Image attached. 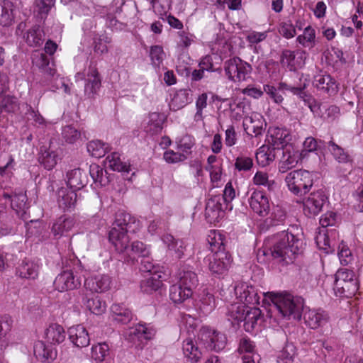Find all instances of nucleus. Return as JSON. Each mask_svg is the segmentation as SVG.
Returning <instances> with one entry per match:
<instances>
[{"label":"nucleus","mask_w":363,"mask_h":363,"mask_svg":"<svg viewBox=\"0 0 363 363\" xmlns=\"http://www.w3.org/2000/svg\"><path fill=\"white\" fill-rule=\"evenodd\" d=\"M286 218V212L284 207L279 205L274 206L269 218L265 223L269 222V225H277L284 223Z\"/></svg>","instance_id":"nucleus-53"},{"label":"nucleus","mask_w":363,"mask_h":363,"mask_svg":"<svg viewBox=\"0 0 363 363\" xmlns=\"http://www.w3.org/2000/svg\"><path fill=\"white\" fill-rule=\"evenodd\" d=\"M290 140L289 131L286 129L275 128L271 130L268 142L271 144L274 149H279L280 147H286L287 143Z\"/></svg>","instance_id":"nucleus-25"},{"label":"nucleus","mask_w":363,"mask_h":363,"mask_svg":"<svg viewBox=\"0 0 363 363\" xmlns=\"http://www.w3.org/2000/svg\"><path fill=\"white\" fill-rule=\"evenodd\" d=\"M243 127L250 136L258 137L263 133V121L259 115L246 116L243 120Z\"/></svg>","instance_id":"nucleus-23"},{"label":"nucleus","mask_w":363,"mask_h":363,"mask_svg":"<svg viewBox=\"0 0 363 363\" xmlns=\"http://www.w3.org/2000/svg\"><path fill=\"white\" fill-rule=\"evenodd\" d=\"M141 289L146 293L157 291L162 286V275L160 273L152 272L141 282Z\"/></svg>","instance_id":"nucleus-36"},{"label":"nucleus","mask_w":363,"mask_h":363,"mask_svg":"<svg viewBox=\"0 0 363 363\" xmlns=\"http://www.w3.org/2000/svg\"><path fill=\"white\" fill-rule=\"evenodd\" d=\"M33 63L44 74L53 76L55 73V69L50 67V60L45 54L39 53L35 55L33 58Z\"/></svg>","instance_id":"nucleus-49"},{"label":"nucleus","mask_w":363,"mask_h":363,"mask_svg":"<svg viewBox=\"0 0 363 363\" xmlns=\"http://www.w3.org/2000/svg\"><path fill=\"white\" fill-rule=\"evenodd\" d=\"M223 198L219 194L213 196L208 200L206 205L205 216L210 223L218 221L223 213Z\"/></svg>","instance_id":"nucleus-14"},{"label":"nucleus","mask_w":363,"mask_h":363,"mask_svg":"<svg viewBox=\"0 0 363 363\" xmlns=\"http://www.w3.org/2000/svg\"><path fill=\"white\" fill-rule=\"evenodd\" d=\"M281 63L283 67H286L290 71H295L303 65L302 57H296L294 52L289 50L282 51Z\"/></svg>","instance_id":"nucleus-33"},{"label":"nucleus","mask_w":363,"mask_h":363,"mask_svg":"<svg viewBox=\"0 0 363 363\" xmlns=\"http://www.w3.org/2000/svg\"><path fill=\"white\" fill-rule=\"evenodd\" d=\"M89 174L95 184L105 186L111 182V178L106 169L98 164H92L89 167Z\"/></svg>","instance_id":"nucleus-38"},{"label":"nucleus","mask_w":363,"mask_h":363,"mask_svg":"<svg viewBox=\"0 0 363 363\" xmlns=\"http://www.w3.org/2000/svg\"><path fill=\"white\" fill-rule=\"evenodd\" d=\"M249 203L252 210L259 216L264 217L270 211L269 200L262 191L254 190L249 198Z\"/></svg>","instance_id":"nucleus-11"},{"label":"nucleus","mask_w":363,"mask_h":363,"mask_svg":"<svg viewBox=\"0 0 363 363\" xmlns=\"http://www.w3.org/2000/svg\"><path fill=\"white\" fill-rule=\"evenodd\" d=\"M235 293L238 298L245 304H259L260 296L257 290L252 285L242 282L235 286Z\"/></svg>","instance_id":"nucleus-13"},{"label":"nucleus","mask_w":363,"mask_h":363,"mask_svg":"<svg viewBox=\"0 0 363 363\" xmlns=\"http://www.w3.org/2000/svg\"><path fill=\"white\" fill-rule=\"evenodd\" d=\"M1 107L8 113H14L18 109V100L14 96H5L1 102Z\"/></svg>","instance_id":"nucleus-62"},{"label":"nucleus","mask_w":363,"mask_h":363,"mask_svg":"<svg viewBox=\"0 0 363 363\" xmlns=\"http://www.w3.org/2000/svg\"><path fill=\"white\" fill-rule=\"evenodd\" d=\"M87 150L91 156L100 158L104 157L108 150V145L101 140H93L87 144Z\"/></svg>","instance_id":"nucleus-55"},{"label":"nucleus","mask_w":363,"mask_h":363,"mask_svg":"<svg viewBox=\"0 0 363 363\" xmlns=\"http://www.w3.org/2000/svg\"><path fill=\"white\" fill-rule=\"evenodd\" d=\"M164 242L167 245L170 252L174 253L177 259H181L184 255V242L182 240H176L171 235H166L162 238Z\"/></svg>","instance_id":"nucleus-47"},{"label":"nucleus","mask_w":363,"mask_h":363,"mask_svg":"<svg viewBox=\"0 0 363 363\" xmlns=\"http://www.w3.org/2000/svg\"><path fill=\"white\" fill-rule=\"evenodd\" d=\"M130 257L135 259L136 257L146 258L150 255V250L147 246L142 242H133L130 247L128 243L127 250L124 251ZM123 253V252H122Z\"/></svg>","instance_id":"nucleus-45"},{"label":"nucleus","mask_w":363,"mask_h":363,"mask_svg":"<svg viewBox=\"0 0 363 363\" xmlns=\"http://www.w3.org/2000/svg\"><path fill=\"white\" fill-rule=\"evenodd\" d=\"M191 101L192 91L191 89H179L174 94L169 104V106L172 110L177 111L186 106Z\"/></svg>","instance_id":"nucleus-26"},{"label":"nucleus","mask_w":363,"mask_h":363,"mask_svg":"<svg viewBox=\"0 0 363 363\" xmlns=\"http://www.w3.org/2000/svg\"><path fill=\"white\" fill-rule=\"evenodd\" d=\"M328 146L330 151L339 162H346L348 160V155L341 147L335 144L333 141H330Z\"/></svg>","instance_id":"nucleus-63"},{"label":"nucleus","mask_w":363,"mask_h":363,"mask_svg":"<svg viewBox=\"0 0 363 363\" xmlns=\"http://www.w3.org/2000/svg\"><path fill=\"white\" fill-rule=\"evenodd\" d=\"M269 251L262 250L263 255H270L277 263L287 265L294 262L301 253L303 242L285 230L274 235Z\"/></svg>","instance_id":"nucleus-1"},{"label":"nucleus","mask_w":363,"mask_h":363,"mask_svg":"<svg viewBox=\"0 0 363 363\" xmlns=\"http://www.w3.org/2000/svg\"><path fill=\"white\" fill-rule=\"evenodd\" d=\"M273 306L283 318L300 320L304 307V300L301 296L290 294L269 293Z\"/></svg>","instance_id":"nucleus-3"},{"label":"nucleus","mask_w":363,"mask_h":363,"mask_svg":"<svg viewBox=\"0 0 363 363\" xmlns=\"http://www.w3.org/2000/svg\"><path fill=\"white\" fill-rule=\"evenodd\" d=\"M262 312L259 308L248 307L242 320L245 330L248 333L252 332L258 322L262 320Z\"/></svg>","instance_id":"nucleus-28"},{"label":"nucleus","mask_w":363,"mask_h":363,"mask_svg":"<svg viewBox=\"0 0 363 363\" xmlns=\"http://www.w3.org/2000/svg\"><path fill=\"white\" fill-rule=\"evenodd\" d=\"M67 183L69 189L80 190L87 184V174L80 168H75L67 173Z\"/></svg>","instance_id":"nucleus-20"},{"label":"nucleus","mask_w":363,"mask_h":363,"mask_svg":"<svg viewBox=\"0 0 363 363\" xmlns=\"http://www.w3.org/2000/svg\"><path fill=\"white\" fill-rule=\"evenodd\" d=\"M101 87V78L95 67L90 66L88 69L84 86V93L88 97H93Z\"/></svg>","instance_id":"nucleus-19"},{"label":"nucleus","mask_w":363,"mask_h":363,"mask_svg":"<svg viewBox=\"0 0 363 363\" xmlns=\"http://www.w3.org/2000/svg\"><path fill=\"white\" fill-rule=\"evenodd\" d=\"M39 273V265L30 260H23L16 268V274L23 279H35Z\"/></svg>","instance_id":"nucleus-27"},{"label":"nucleus","mask_w":363,"mask_h":363,"mask_svg":"<svg viewBox=\"0 0 363 363\" xmlns=\"http://www.w3.org/2000/svg\"><path fill=\"white\" fill-rule=\"evenodd\" d=\"M199 339L203 345L210 350L220 351L225 346V337L224 335L211 332L206 328L200 330Z\"/></svg>","instance_id":"nucleus-8"},{"label":"nucleus","mask_w":363,"mask_h":363,"mask_svg":"<svg viewBox=\"0 0 363 363\" xmlns=\"http://www.w3.org/2000/svg\"><path fill=\"white\" fill-rule=\"evenodd\" d=\"M182 350L184 357L189 363H197L203 357L199 346L191 339H186L183 342Z\"/></svg>","instance_id":"nucleus-24"},{"label":"nucleus","mask_w":363,"mask_h":363,"mask_svg":"<svg viewBox=\"0 0 363 363\" xmlns=\"http://www.w3.org/2000/svg\"><path fill=\"white\" fill-rule=\"evenodd\" d=\"M325 147V143L322 140H317L313 137H308L306 138L303 144V149L300 153L301 159H304L308 157L311 152L317 150H322Z\"/></svg>","instance_id":"nucleus-42"},{"label":"nucleus","mask_w":363,"mask_h":363,"mask_svg":"<svg viewBox=\"0 0 363 363\" xmlns=\"http://www.w3.org/2000/svg\"><path fill=\"white\" fill-rule=\"evenodd\" d=\"M313 84L318 89L327 93L329 95H334L338 91V86L335 79L330 74H318L314 77Z\"/></svg>","instance_id":"nucleus-15"},{"label":"nucleus","mask_w":363,"mask_h":363,"mask_svg":"<svg viewBox=\"0 0 363 363\" xmlns=\"http://www.w3.org/2000/svg\"><path fill=\"white\" fill-rule=\"evenodd\" d=\"M27 196L25 194H13L11 202V208L16 211V214L22 219L26 220V211L28 208L27 203Z\"/></svg>","instance_id":"nucleus-37"},{"label":"nucleus","mask_w":363,"mask_h":363,"mask_svg":"<svg viewBox=\"0 0 363 363\" xmlns=\"http://www.w3.org/2000/svg\"><path fill=\"white\" fill-rule=\"evenodd\" d=\"M247 308L248 306L240 303L231 304L228 308L227 315L228 320L231 321L233 324L242 322Z\"/></svg>","instance_id":"nucleus-48"},{"label":"nucleus","mask_w":363,"mask_h":363,"mask_svg":"<svg viewBox=\"0 0 363 363\" xmlns=\"http://www.w3.org/2000/svg\"><path fill=\"white\" fill-rule=\"evenodd\" d=\"M223 69L228 79L234 83L247 82L251 78L252 65L239 57L225 61Z\"/></svg>","instance_id":"nucleus-5"},{"label":"nucleus","mask_w":363,"mask_h":363,"mask_svg":"<svg viewBox=\"0 0 363 363\" xmlns=\"http://www.w3.org/2000/svg\"><path fill=\"white\" fill-rule=\"evenodd\" d=\"M45 337L51 344H60L65 339V331L60 325L53 323L46 329Z\"/></svg>","instance_id":"nucleus-35"},{"label":"nucleus","mask_w":363,"mask_h":363,"mask_svg":"<svg viewBox=\"0 0 363 363\" xmlns=\"http://www.w3.org/2000/svg\"><path fill=\"white\" fill-rule=\"evenodd\" d=\"M315 174L304 169L290 172L285 178L289 191L296 196L308 193L314 185Z\"/></svg>","instance_id":"nucleus-4"},{"label":"nucleus","mask_w":363,"mask_h":363,"mask_svg":"<svg viewBox=\"0 0 363 363\" xmlns=\"http://www.w3.org/2000/svg\"><path fill=\"white\" fill-rule=\"evenodd\" d=\"M75 225V220L72 216L67 215L59 217L53 223L52 233L56 238L65 236L73 228Z\"/></svg>","instance_id":"nucleus-21"},{"label":"nucleus","mask_w":363,"mask_h":363,"mask_svg":"<svg viewBox=\"0 0 363 363\" xmlns=\"http://www.w3.org/2000/svg\"><path fill=\"white\" fill-rule=\"evenodd\" d=\"M274 149L273 148L272 150L269 147L264 145L259 147L256 153L257 162L262 167L269 164L270 162L274 160Z\"/></svg>","instance_id":"nucleus-50"},{"label":"nucleus","mask_w":363,"mask_h":363,"mask_svg":"<svg viewBox=\"0 0 363 363\" xmlns=\"http://www.w3.org/2000/svg\"><path fill=\"white\" fill-rule=\"evenodd\" d=\"M295 356V347L293 345H286L277 357L278 363H292Z\"/></svg>","instance_id":"nucleus-60"},{"label":"nucleus","mask_w":363,"mask_h":363,"mask_svg":"<svg viewBox=\"0 0 363 363\" xmlns=\"http://www.w3.org/2000/svg\"><path fill=\"white\" fill-rule=\"evenodd\" d=\"M34 354L42 362L53 360L56 357V352L52 347L46 345L43 341H38L35 343Z\"/></svg>","instance_id":"nucleus-34"},{"label":"nucleus","mask_w":363,"mask_h":363,"mask_svg":"<svg viewBox=\"0 0 363 363\" xmlns=\"http://www.w3.org/2000/svg\"><path fill=\"white\" fill-rule=\"evenodd\" d=\"M57 154L50 147L43 146L38 157L40 163L48 170L53 169L57 163Z\"/></svg>","instance_id":"nucleus-32"},{"label":"nucleus","mask_w":363,"mask_h":363,"mask_svg":"<svg viewBox=\"0 0 363 363\" xmlns=\"http://www.w3.org/2000/svg\"><path fill=\"white\" fill-rule=\"evenodd\" d=\"M297 163V156L292 153L287 147H285L282 150V157L279 165V171L286 172L287 170L294 167Z\"/></svg>","instance_id":"nucleus-44"},{"label":"nucleus","mask_w":363,"mask_h":363,"mask_svg":"<svg viewBox=\"0 0 363 363\" xmlns=\"http://www.w3.org/2000/svg\"><path fill=\"white\" fill-rule=\"evenodd\" d=\"M77 198L76 191L68 187H62L57 191V201L59 207L64 211L74 208Z\"/></svg>","instance_id":"nucleus-17"},{"label":"nucleus","mask_w":363,"mask_h":363,"mask_svg":"<svg viewBox=\"0 0 363 363\" xmlns=\"http://www.w3.org/2000/svg\"><path fill=\"white\" fill-rule=\"evenodd\" d=\"M62 135L67 143L73 144L81 138V132L74 126L69 125L62 128Z\"/></svg>","instance_id":"nucleus-58"},{"label":"nucleus","mask_w":363,"mask_h":363,"mask_svg":"<svg viewBox=\"0 0 363 363\" xmlns=\"http://www.w3.org/2000/svg\"><path fill=\"white\" fill-rule=\"evenodd\" d=\"M156 334L155 328L150 324L138 323L130 333V337L135 347L142 350L147 341L152 340Z\"/></svg>","instance_id":"nucleus-7"},{"label":"nucleus","mask_w":363,"mask_h":363,"mask_svg":"<svg viewBox=\"0 0 363 363\" xmlns=\"http://www.w3.org/2000/svg\"><path fill=\"white\" fill-rule=\"evenodd\" d=\"M68 335L69 340L76 347H84L89 344V334L85 328L81 325L69 328Z\"/></svg>","instance_id":"nucleus-22"},{"label":"nucleus","mask_w":363,"mask_h":363,"mask_svg":"<svg viewBox=\"0 0 363 363\" xmlns=\"http://www.w3.org/2000/svg\"><path fill=\"white\" fill-rule=\"evenodd\" d=\"M305 323L311 329H316L325 325L330 320L329 315L323 309H308L304 311Z\"/></svg>","instance_id":"nucleus-12"},{"label":"nucleus","mask_w":363,"mask_h":363,"mask_svg":"<svg viewBox=\"0 0 363 363\" xmlns=\"http://www.w3.org/2000/svg\"><path fill=\"white\" fill-rule=\"evenodd\" d=\"M225 238L218 230H213L208 237V242L210 245V250L213 254L216 251L223 250L225 248Z\"/></svg>","instance_id":"nucleus-52"},{"label":"nucleus","mask_w":363,"mask_h":363,"mask_svg":"<svg viewBox=\"0 0 363 363\" xmlns=\"http://www.w3.org/2000/svg\"><path fill=\"white\" fill-rule=\"evenodd\" d=\"M140 228V222L129 213L119 211L116 213L113 227L109 231L110 242L114 245L116 250L123 252L128 247L130 238L128 233H135Z\"/></svg>","instance_id":"nucleus-2"},{"label":"nucleus","mask_w":363,"mask_h":363,"mask_svg":"<svg viewBox=\"0 0 363 363\" xmlns=\"http://www.w3.org/2000/svg\"><path fill=\"white\" fill-rule=\"evenodd\" d=\"M338 257L342 265H347L353 259L350 250L343 242L340 244L338 247Z\"/></svg>","instance_id":"nucleus-64"},{"label":"nucleus","mask_w":363,"mask_h":363,"mask_svg":"<svg viewBox=\"0 0 363 363\" xmlns=\"http://www.w3.org/2000/svg\"><path fill=\"white\" fill-rule=\"evenodd\" d=\"M13 4L9 0H4L0 4V24L3 26L11 25L13 19Z\"/></svg>","instance_id":"nucleus-40"},{"label":"nucleus","mask_w":363,"mask_h":363,"mask_svg":"<svg viewBox=\"0 0 363 363\" xmlns=\"http://www.w3.org/2000/svg\"><path fill=\"white\" fill-rule=\"evenodd\" d=\"M109 354V346L106 342H101L93 345L91 357L96 362H101Z\"/></svg>","instance_id":"nucleus-57"},{"label":"nucleus","mask_w":363,"mask_h":363,"mask_svg":"<svg viewBox=\"0 0 363 363\" xmlns=\"http://www.w3.org/2000/svg\"><path fill=\"white\" fill-rule=\"evenodd\" d=\"M83 301L86 308L94 314L101 315L106 310L105 303H103L99 296H91L89 297L86 296L83 298Z\"/></svg>","instance_id":"nucleus-46"},{"label":"nucleus","mask_w":363,"mask_h":363,"mask_svg":"<svg viewBox=\"0 0 363 363\" xmlns=\"http://www.w3.org/2000/svg\"><path fill=\"white\" fill-rule=\"evenodd\" d=\"M163 122L164 117L162 114L157 112L151 113L149 114V120L145 127V130L151 135L157 134L162 129Z\"/></svg>","instance_id":"nucleus-43"},{"label":"nucleus","mask_w":363,"mask_h":363,"mask_svg":"<svg viewBox=\"0 0 363 363\" xmlns=\"http://www.w3.org/2000/svg\"><path fill=\"white\" fill-rule=\"evenodd\" d=\"M253 183L257 186H264L269 191H274L277 187V183L274 179H269L266 172L258 171L253 177Z\"/></svg>","instance_id":"nucleus-56"},{"label":"nucleus","mask_w":363,"mask_h":363,"mask_svg":"<svg viewBox=\"0 0 363 363\" xmlns=\"http://www.w3.org/2000/svg\"><path fill=\"white\" fill-rule=\"evenodd\" d=\"M216 307V300L214 296L207 290L202 291L200 298V310L204 313H210Z\"/></svg>","instance_id":"nucleus-51"},{"label":"nucleus","mask_w":363,"mask_h":363,"mask_svg":"<svg viewBox=\"0 0 363 363\" xmlns=\"http://www.w3.org/2000/svg\"><path fill=\"white\" fill-rule=\"evenodd\" d=\"M358 289L359 285L357 278L347 282L334 283L335 295L340 297H352L355 295Z\"/></svg>","instance_id":"nucleus-29"},{"label":"nucleus","mask_w":363,"mask_h":363,"mask_svg":"<svg viewBox=\"0 0 363 363\" xmlns=\"http://www.w3.org/2000/svg\"><path fill=\"white\" fill-rule=\"evenodd\" d=\"M111 280L107 274H99L85 279L84 286L92 292L101 293L110 289Z\"/></svg>","instance_id":"nucleus-16"},{"label":"nucleus","mask_w":363,"mask_h":363,"mask_svg":"<svg viewBox=\"0 0 363 363\" xmlns=\"http://www.w3.org/2000/svg\"><path fill=\"white\" fill-rule=\"evenodd\" d=\"M45 32L39 25H34L23 34V38L26 44L33 48L41 46L45 41Z\"/></svg>","instance_id":"nucleus-18"},{"label":"nucleus","mask_w":363,"mask_h":363,"mask_svg":"<svg viewBox=\"0 0 363 363\" xmlns=\"http://www.w3.org/2000/svg\"><path fill=\"white\" fill-rule=\"evenodd\" d=\"M192 295V289L181 286L179 283L173 284L169 289V298L175 303H180L189 298Z\"/></svg>","instance_id":"nucleus-31"},{"label":"nucleus","mask_w":363,"mask_h":363,"mask_svg":"<svg viewBox=\"0 0 363 363\" xmlns=\"http://www.w3.org/2000/svg\"><path fill=\"white\" fill-rule=\"evenodd\" d=\"M310 108L315 115L328 121L334 120L340 113V108L335 105L315 104L310 106Z\"/></svg>","instance_id":"nucleus-30"},{"label":"nucleus","mask_w":363,"mask_h":363,"mask_svg":"<svg viewBox=\"0 0 363 363\" xmlns=\"http://www.w3.org/2000/svg\"><path fill=\"white\" fill-rule=\"evenodd\" d=\"M328 198L323 189H313L303 201V211L308 217L318 215L328 202Z\"/></svg>","instance_id":"nucleus-6"},{"label":"nucleus","mask_w":363,"mask_h":363,"mask_svg":"<svg viewBox=\"0 0 363 363\" xmlns=\"http://www.w3.org/2000/svg\"><path fill=\"white\" fill-rule=\"evenodd\" d=\"M54 285L59 291L74 290L80 287L81 279L72 270H65L56 277Z\"/></svg>","instance_id":"nucleus-10"},{"label":"nucleus","mask_w":363,"mask_h":363,"mask_svg":"<svg viewBox=\"0 0 363 363\" xmlns=\"http://www.w3.org/2000/svg\"><path fill=\"white\" fill-rule=\"evenodd\" d=\"M194 145V140L189 135H185L177 143V148L179 152L185 154L186 159L191 153V148Z\"/></svg>","instance_id":"nucleus-61"},{"label":"nucleus","mask_w":363,"mask_h":363,"mask_svg":"<svg viewBox=\"0 0 363 363\" xmlns=\"http://www.w3.org/2000/svg\"><path fill=\"white\" fill-rule=\"evenodd\" d=\"M297 41L304 47H313L315 42V30L311 26L304 29L303 35L296 38Z\"/></svg>","instance_id":"nucleus-59"},{"label":"nucleus","mask_w":363,"mask_h":363,"mask_svg":"<svg viewBox=\"0 0 363 363\" xmlns=\"http://www.w3.org/2000/svg\"><path fill=\"white\" fill-rule=\"evenodd\" d=\"M208 268L213 274H223L225 273L231 264L230 255L223 249L216 251L209 257Z\"/></svg>","instance_id":"nucleus-9"},{"label":"nucleus","mask_w":363,"mask_h":363,"mask_svg":"<svg viewBox=\"0 0 363 363\" xmlns=\"http://www.w3.org/2000/svg\"><path fill=\"white\" fill-rule=\"evenodd\" d=\"M111 310L113 319L122 324L128 323L133 318L131 311L124 305L115 303L111 306Z\"/></svg>","instance_id":"nucleus-39"},{"label":"nucleus","mask_w":363,"mask_h":363,"mask_svg":"<svg viewBox=\"0 0 363 363\" xmlns=\"http://www.w3.org/2000/svg\"><path fill=\"white\" fill-rule=\"evenodd\" d=\"M179 281L178 283H179L181 286L189 287L191 289H193L198 284L199 280L196 274L189 267H185L181 269L179 274Z\"/></svg>","instance_id":"nucleus-41"},{"label":"nucleus","mask_w":363,"mask_h":363,"mask_svg":"<svg viewBox=\"0 0 363 363\" xmlns=\"http://www.w3.org/2000/svg\"><path fill=\"white\" fill-rule=\"evenodd\" d=\"M106 162L108 167L113 171L124 172H129V166L121 160L119 154L118 152H113L108 155L106 159Z\"/></svg>","instance_id":"nucleus-54"}]
</instances>
